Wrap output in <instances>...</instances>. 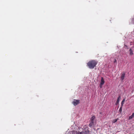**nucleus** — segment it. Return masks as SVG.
<instances>
[{
    "mask_svg": "<svg viewBox=\"0 0 134 134\" xmlns=\"http://www.w3.org/2000/svg\"><path fill=\"white\" fill-rule=\"evenodd\" d=\"M72 103L74 104V105H75V101H73L72 102Z\"/></svg>",
    "mask_w": 134,
    "mask_h": 134,
    "instance_id": "14",
    "label": "nucleus"
},
{
    "mask_svg": "<svg viewBox=\"0 0 134 134\" xmlns=\"http://www.w3.org/2000/svg\"><path fill=\"white\" fill-rule=\"evenodd\" d=\"M95 117L94 116H92L91 119V121H93V120L94 119Z\"/></svg>",
    "mask_w": 134,
    "mask_h": 134,
    "instance_id": "10",
    "label": "nucleus"
},
{
    "mask_svg": "<svg viewBox=\"0 0 134 134\" xmlns=\"http://www.w3.org/2000/svg\"><path fill=\"white\" fill-rule=\"evenodd\" d=\"M80 100H76V105H77L80 103Z\"/></svg>",
    "mask_w": 134,
    "mask_h": 134,
    "instance_id": "9",
    "label": "nucleus"
},
{
    "mask_svg": "<svg viewBox=\"0 0 134 134\" xmlns=\"http://www.w3.org/2000/svg\"><path fill=\"white\" fill-rule=\"evenodd\" d=\"M125 75V72H124L122 73L121 77V80H122L124 79Z\"/></svg>",
    "mask_w": 134,
    "mask_h": 134,
    "instance_id": "4",
    "label": "nucleus"
},
{
    "mask_svg": "<svg viewBox=\"0 0 134 134\" xmlns=\"http://www.w3.org/2000/svg\"><path fill=\"white\" fill-rule=\"evenodd\" d=\"M122 107L121 106V107H120L119 109V111L120 112V113H121V111H122Z\"/></svg>",
    "mask_w": 134,
    "mask_h": 134,
    "instance_id": "12",
    "label": "nucleus"
},
{
    "mask_svg": "<svg viewBox=\"0 0 134 134\" xmlns=\"http://www.w3.org/2000/svg\"><path fill=\"white\" fill-rule=\"evenodd\" d=\"M125 99H124L121 102V106L122 107L123 106V104L124 103V102L125 101Z\"/></svg>",
    "mask_w": 134,
    "mask_h": 134,
    "instance_id": "11",
    "label": "nucleus"
},
{
    "mask_svg": "<svg viewBox=\"0 0 134 134\" xmlns=\"http://www.w3.org/2000/svg\"><path fill=\"white\" fill-rule=\"evenodd\" d=\"M116 62V59H115V60H114V62L115 63V62Z\"/></svg>",
    "mask_w": 134,
    "mask_h": 134,
    "instance_id": "15",
    "label": "nucleus"
},
{
    "mask_svg": "<svg viewBox=\"0 0 134 134\" xmlns=\"http://www.w3.org/2000/svg\"><path fill=\"white\" fill-rule=\"evenodd\" d=\"M129 51V54L130 55H133V51L131 49H130Z\"/></svg>",
    "mask_w": 134,
    "mask_h": 134,
    "instance_id": "6",
    "label": "nucleus"
},
{
    "mask_svg": "<svg viewBox=\"0 0 134 134\" xmlns=\"http://www.w3.org/2000/svg\"><path fill=\"white\" fill-rule=\"evenodd\" d=\"M77 134H90L88 131H85L82 132H78Z\"/></svg>",
    "mask_w": 134,
    "mask_h": 134,
    "instance_id": "3",
    "label": "nucleus"
},
{
    "mask_svg": "<svg viewBox=\"0 0 134 134\" xmlns=\"http://www.w3.org/2000/svg\"><path fill=\"white\" fill-rule=\"evenodd\" d=\"M120 99L121 97L120 96H119L117 99V102L115 104L116 105H117L119 103V102Z\"/></svg>",
    "mask_w": 134,
    "mask_h": 134,
    "instance_id": "5",
    "label": "nucleus"
},
{
    "mask_svg": "<svg viewBox=\"0 0 134 134\" xmlns=\"http://www.w3.org/2000/svg\"><path fill=\"white\" fill-rule=\"evenodd\" d=\"M97 62L95 60H92L89 61L87 63V65L90 69H93L96 66Z\"/></svg>",
    "mask_w": 134,
    "mask_h": 134,
    "instance_id": "1",
    "label": "nucleus"
},
{
    "mask_svg": "<svg viewBox=\"0 0 134 134\" xmlns=\"http://www.w3.org/2000/svg\"><path fill=\"white\" fill-rule=\"evenodd\" d=\"M93 121H90V124H89V126L90 127H91L93 125Z\"/></svg>",
    "mask_w": 134,
    "mask_h": 134,
    "instance_id": "7",
    "label": "nucleus"
},
{
    "mask_svg": "<svg viewBox=\"0 0 134 134\" xmlns=\"http://www.w3.org/2000/svg\"><path fill=\"white\" fill-rule=\"evenodd\" d=\"M104 79L103 77H102L101 78V82L100 83V88H102V85L104 84Z\"/></svg>",
    "mask_w": 134,
    "mask_h": 134,
    "instance_id": "2",
    "label": "nucleus"
},
{
    "mask_svg": "<svg viewBox=\"0 0 134 134\" xmlns=\"http://www.w3.org/2000/svg\"><path fill=\"white\" fill-rule=\"evenodd\" d=\"M134 113H133L131 116H129V120H130V119H132L134 117Z\"/></svg>",
    "mask_w": 134,
    "mask_h": 134,
    "instance_id": "8",
    "label": "nucleus"
},
{
    "mask_svg": "<svg viewBox=\"0 0 134 134\" xmlns=\"http://www.w3.org/2000/svg\"><path fill=\"white\" fill-rule=\"evenodd\" d=\"M117 121V119H115V120H114L113 121V123H115V122Z\"/></svg>",
    "mask_w": 134,
    "mask_h": 134,
    "instance_id": "13",
    "label": "nucleus"
}]
</instances>
